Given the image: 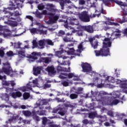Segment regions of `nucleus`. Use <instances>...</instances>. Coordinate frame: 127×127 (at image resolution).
Instances as JSON below:
<instances>
[{
    "label": "nucleus",
    "mask_w": 127,
    "mask_h": 127,
    "mask_svg": "<svg viewBox=\"0 0 127 127\" xmlns=\"http://www.w3.org/2000/svg\"><path fill=\"white\" fill-rule=\"evenodd\" d=\"M103 49L100 51H95L96 56H108L110 54V47L112 46V42L110 38H105L104 40Z\"/></svg>",
    "instance_id": "obj_1"
},
{
    "label": "nucleus",
    "mask_w": 127,
    "mask_h": 127,
    "mask_svg": "<svg viewBox=\"0 0 127 127\" xmlns=\"http://www.w3.org/2000/svg\"><path fill=\"white\" fill-rule=\"evenodd\" d=\"M109 2H116L122 7L123 12V15H127V3L122 2V1L115 0H107Z\"/></svg>",
    "instance_id": "obj_2"
},
{
    "label": "nucleus",
    "mask_w": 127,
    "mask_h": 127,
    "mask_svg": "<svg viewBox=\"0 0 127 127\" xmlns=\"http://www.w3.org/2000/svg\"><path fill=\"white\" fill-rule=\"evenodd\" d=\"M48 15L49 16V20L48 21L49 24H54V23H56L58 19H59L60 15H55V13H48Z\"/></svg>",
    "instance_id": "obj_3"
},
{
    "label": "nucleus",
    "mask_w": 127,
    "mask_h": 127,
    "mask_svg": "<svg viewBox=\"0 0 127 127\" xmlns=\"http://www.w3.org/2000/svg\"><path fill=\"white\" fill-rule=\"evenodd\" d=\"M79 19L83 22H89L90 16L87 13V12L83 11L79 15Z\"/></svg>",
    "instance_id": "obj_4"
},
{
    "label": "nucleus",
    "mask_w": 127,
    "mask_h": 127,
    "mask_svg": "<svg viewBox=\"0 0 127 127\" xmlns=\"http://www.w3.org/2000/svg\"><path fill=\"white\" fill-rule=\"evenodd\" d=\"M37 56H41V53H37L36 52H32L31 55L27 57V58L29 59L30 62H34L35 60H37V59H38Z\"/></svg>",
    "instance_id": "obj_5"
},
{
    "label": "nucleus",
    "mask_w": 127,
    "mask_h": 127,
    "mask_svg": "<svg viewBox=\"0 0 127 127\" xmlns=\"http://www.w3.org/2000/svg\"><path fill=\"white\" fill-rule=\"evenodd\" d=\"M81 67L82 68V72L84 73H90L92 71V66L91 65L87 63H82Z\"/></svg>",
    "instance_id": "obj_6"
},
{
    "label": "nucleus",
    "mask_w": 127,
    "mask_h": 127,
    "mask_svg": "<svg viewBox=\"0 0 127 127\" xmlns=\"http://www.w3.org/2000/svg\"><path fill=\"white\" fill-rule=\"evenodd\" d=\"M52 113L53 114H57V113H58V114L61 116H64L65 114H66V111H65L64 108H63L62 107H58L54 108L53 110Z\"/></svg>",
    "instance_id": "obj_7"
},
{
    "label": "nucleus",
    "mask_w": 127,
    "mask_h": 127,
    "mask_svg": "<svg viewBox=\"0 0 127 127\" xmlns=\"http://www.w3.org/2000/svg\"><path fill=\"white\" fill-rule=\"evenodd\" d=\"M88 41L90 42L92 47H93L94 49H97V48H98V46H99V42H98V40H96L95 37L88 38Z\"/></svg>",
    "instance_id": "obj_8"
},
{
    "label": "nucleus",
    "mask_w": 127,
    "mask_h": 127,
    "mask_svg": "<svg viewBox=\"0 0 127 127\" xmlns=\"http://www.w3.org/2000/svg\"><path fill=\"white\" fill-rule=\"evenodd\" d=\"M52 61V59L50 57H42L40 58L38 61V63H45V64H49Z\"/></svg>",
    "instance_id": "obj_9"
},
{
    "label": "nucleus",
    "mask_w": 127,
    "mask_h": 127,
    "mask_svg": "<svg viewBox=\"0 0 127 127\" xmlns=\"http://www.w3.org/2000/svg\"><path fill=\"white\" fill-rule=\"evenodd\" d=\"M81 28L85 31L88 32V33H93L94 32V28L91 25L82 26Z\"/></svg>",
    "instance_id": "obj_10"
},
{
    "label": "nucleus",
    "mask_w": 127,
    "mask_h": 127,
    "mask_svg": "<svg viewBox=\"0 0 127 127\" xmlns=\"http://www.w3.org/2000/svg\"><path fill=\"white\" fill-rule=\"evenodd\" d=\"M12 98L13 99H16V98H20L22 96V93L20 91H16L15 92H12L11 94Z\"/></svg>",
    "instance_id": "obj_11"
},
{
    "label": "nucleus",
    "mask_w": 127,
    "mask_h": 127,
    "mask_svg": "<svg viewBox=\"0 0 127 127\" xmlns=\"http://www.w3.org/2000/svg\"><path fill=\"white\" fill-rule=\"evenodd\" d=\"M47 71L50 74H52V75H54V74L56 73V71L55 70V68L53 66H48L46 68Z\"/></svg>",
    "instance_id": "obj_12"
},
{
    "label": "nucleus",
    "mask_w": 127,
    "mask_h": 127,
    "mask_svg": "<svg viewBox=\"0 0 127 127\" xmlns=\"http://www.w3.org/2000/svg\"><path fill=\"white\" fill-rule=\"evenodd\" d=\"M33 74L35 75V76H37L39 75V74H40L41 73V66H38L36 68H34L33 69Z\"/></svg>",
    "instance_id": "obj_13"
},
{
    "label": "nucleus",
    "mask_w": 127,
    "mask_h": 127,
    "mask_svg": "<svg viewBox=\"0 0 127 127\" xmlns=\"http://www.w3.org/2000/svg\"><path fill=\"white\" fill-rule=\"evenodd\" d=\"M18 118H19L18 115L12 116L10 119H8V121L9 123H17Z\"/></svg>",
    "instance_id": "obj_14"
},
{
    "label": "nucleus",
    "mask_w": 127,
    "mask_h": 127,
    "mask_svg": "<svg viewBox=\"0 0 127 127\" xmlns=\"http://www.w3.org/2000/svg\"><path fill=\"white\" fill-rule=\"evenodd\" d=\"M4 23H5V24H8V25H10L12 27H15V26H17V22L10 20L5 21L4 22Z\"/></svg>",
    "instance_id": "obj_15"
},
{
    "label": "nucleus",
    "mask_w": 127,
    "mask_h": 127,
    "mask_svg": "<svg viewBox=\"0 0 127 127\" xmlns=\"http://www.w3.org/2000/svg\"><path fill=\"white\" fill-rule=\"evenodd\" d=\"M1 98L4 100L7 103L9 102V95L7 93H4L2 95Z\"/></svg>",
    "instance_id": "obj_16"
},
{
    "label": "nucleus",
    "mask_w": 127,
    "mask_h": 127,
    "mask_svg": "<svg viewBox=\"0 0 127 127\" xmlns=\"http://www.w3.org/2000/svg\"><path fill=\"white\" fill-rule=\"evenodd\" d=\"M104 102L105 105L107 106H113V102L110 99V98H104Z\"/></svg>",
    "instance_id": "obj_17"
},
{
    "label": "nucleus",
    "mask_w": 127,
    "mask_h": 127,
    "mask_svg": "<svg viewBox=\"0 0 127 127\" xmlns=\"http://www.w3.org/2000/svg\"><path fill=\"white\" fill-rule=\"evenodd\" d=\"M10 66H8L6 67H2L3 73L5 74H7V75L10 73Z\"/></svg>",
    "instance_id": "obj_18"
},
{
    "label": "nucleus",
    "mask_w": 127,
    "mask_h": 127,
    "mask_svg": "<svg viewBox=\"0 0 127 127\" xmlns=\"http://www.w3.org/2000/svg\"><path fill=\"white\" fill-rule=\"evenodd\" d=\"M22 113L25 117H31V115H32L31 112L28 110H23Z\"/></svg>",
    "instance_id": "obj_19"
},
{
    "label": "nucleus",
    "mask_w": 127,
    "mask_h": 127,
    "mask_svg": "<svg viewBox=\"0 0 127 127\" xmlns=\"http://www.w3.org/2000/svg\"><path fill=\"white\" fill-rule=\"evenodd\" d=\"M63 40L64 42H74V40H73V37H64L63 38Z\"/></svg>",
    "instance_id": "obj_20"
},
{
    "label": "nucleus",
    "mask_w": 127,
    "mask_h": 127,
    "mask_svg": "<svg viewBox=\"0 0 127 127\" xmlns=\"http://www.w3.org/2000/svg\"><path fill=\"white\" fill-rule=\"evenodd\" d=\"M82 123L84 125V126H87V125H93V121L88 120V119H84Z\"/></svg>",
    "instance_id": "obj_21"
},
{
    "label": "nucleus",
    "mask_w": 127,
    "mask_h": 127,
    "mask_svg": "<svg viewBox=\"0 0 127 127\" xmlns=\"http://www.w3.org/2000/svg\"><path fill=\"white\" fill-rule=\"evenodd\" d=\"M117 22L119 23L122 24V23H125V22H127V17L126 16L123 17V19L121 20L120 19H117Z\"/></svg>",
    "instance_id": "obj_22"
},
{
    "label": "nucleus",
    "mask_w": 127,
    "mask_h": 127,
    "mask_svg": "<svg viewBox=\"0 0 127 127\" xmlns=\"http://www.w3.org/2000/svg\"><path fill=\"white\" fill-rule=\"evenodd\" d=\"M3 12H4V13L6 14V13H9V15H6V17H8L9 18H10V19H13V20H15V18H13V17H10V16H12V15H13V13H11L10 12H8L5 10H4L3 11Z\"/></svg>",
    "instance_id": "obj_23"
},
{
    "label": "nucleus",
    "mask_w": 127,
    "mask_h": 127,
    "mask_svg": "<svg viewBox=\"0 0 127 127\" xmlns=\"http://www.w3.org/2000/svg\"><path fill=\"white\" fill-rule=\"evenodd\" d=\"M106 81H108L109 83H115V78L112 76H108L106 77Z\"/></svg>",
    "instance_id": "obj_24"
},
{
    "label": "nucleus",
    "mask_w": 127,
    "mask_h": 127,
    "mask_svg": "<svg viewBox=\"0 0 127 127\" xmlns=\"http://www.w3.org/2000/svg\"><path fill=\"white\" fill-rule=\"evenodd\" d=\"M64 76H66L68 77V79H72L73 77H76V75L74 74V73H64Z\"/></svg>",
    "instance_id": "obj_25"
},
{
    "label": "nucleus",
    "mask_w": 127,
    "mask_h": 127,
    "mask_svg": "<svg viewBox=\"0 0 127 127\" xmlns=\"http://www.w3.org/2000/svg\"><path fill=\"white\" fill-rule=\"evenodd\" d=\"M0 31H3V32H10V30L8 29H5L3 26L0 25Z\"/></svg>",
    "instance_id": "obj_26"
},
{
    "label": "nucleus",
    "mask_w": 127,
    "mask_h": 127,
    "mask_svg": "<svg viewBox=\"0 0 127 127\" xmlns=\"http://www.w3.org/2000/svg\"><path fill=\"white\" fill-rule=\"evenodd\" d=\"M66 70H67V68L62 67L60 65H59L57 67L58 72H63L64 71H66Z\"/></svg>",
    "instance_id": "obj_27"
},
{
    "label": "nucleus",
    "mask_w": 127,
    "mask_h": 127,
    "mask_svg": "<svg viewBox=\"0 0 127 127\" xmlns=\"http://www.w3.org/2000/svg\"><path fill=\"white\" fill-rule=\"evenodd\" d=\"M17 53L19 56L25 57V52L24 51H17Z\"/></svg>",
    "instance_id": "obj_28"
},
{
    "label": "nucleus",
    "mask_w": 127,
    "mask_h": 127,
    "mask_svg": "<svg viewBox=\"0 0 127 127\" xmlns=\"http://www.w3.org/2000/svg\"><path fill=\"white\" fill-rule=\"evenodd\" d=\"M29 97H30V94L29 93L25 92L23 94V98L24 100H27Z\"/></svg>",
    "instance_id": "obj_29"
},
{
    "label": "nucleus",
    "mask_w": 127,
    "mask_h": 127,
    "mask_svg": "<svg viewBox=\"0 0 127 127\" xmlns=\"http://www.w3.org/2000/svg\"><path fill=\"white\" fill-rule=\"evenodd\" d=\"M69 98L71 100H75V99H77V98H78V94L72 93L69 95Z\"/></svg>",
    "instance_id": "obj_30"
},
{
    "label": "nucleus",
    "mask_w": 127,
    "mask_h": 127,
    "mask_svg": "<svg viewBox=\"0 0 127 127\" xmlns=\"http://www.w3.org/2000/svg\"><path fill=\"white\" fill-rule=\"evenodd\" d=\"M88 118L89 119H95L96 118V114L94 112H90L88 114Z\"/></svg>",
    "instance_id": "obj_31"
},
{
    "label": "nucleus",
    "mask_w": 127,
    "mask_h": 127,
    "mask_svg": "<svg viewBox=\"0 0 127 127\" xmlns=\"http://www.w3.org/2000/svg\"><path fill=\"white\" fill-rule=\"evenodd\" d=\"M106 121H107L106 116H100L99 122H100V123H104V122H106Z\"/></svg>",
    "instance_id": "obj_32"
},
{
    "label": "nucleus",
    "mask_w": 127,
    "mask_h": 127,
    "mask_svg": "<svg viewBox=\"0 0 127 127\" xmlns=\"http://www.w3.org/2000/svg\"><path fill=\"white\" fill-rule=\"evenodd\" d=\"M59 3L61 6V9H64V6L65 5L64 0H59Z\"/></svg>",
    "instance_id": "obj_33"
},
{
    "label": "nucleus",
    "mask_w": 127,
    "mask_h": 127,
    "mask_svg": "<svg viewBox=\"0 0 127 127\" xmlns=\"http://www.w3.org/2000/svg\"><path fill=\"white\" fill-rule=\"evenodd\" d=\"M13 91H16L17 90L14 89L13 87L12 88H9V87H6V92L7 93H9V92H13Z\"/></svg>",
    "instance_id": "obj_34"
},
{
    "label": "nucleus",
    "mask_w": 127,
    "mask_h": 127,
    "mask_svg": "<svg viewBox=\"0 0 127 127\" xmlns=\"http://www.w3.org/2000/svg\"><path fill=\"white\" fill-rule=\"evenodd\" d=\"M123 82H123L121 84V87L122 88H124V89H127V80H125L124 81H123Z\"/></svg>",
    "instance_id": "obj_35"
},
{
    "label": "nucleus",
    "mask_w": 127,
    "mask_h": 127,
    "mask_svg": "<svg viewBox=\"0 0 127 127\" xmlns=\"http://www.w3.org/2000/svg\"><path fill=\"white\" fill-rule=\"evenodd\" d=\"M37 31L40 34H47V30L44 31L43 30L38 29Z\"/></svg>",
    "instance_id": "obj_36"
},
{
    "label": "nucleus",
    "mask_w": 127,
    "mask_h": 127,
    "mask_svg": "<svg viewBox=\"0 0 127 127\" xmlns=\"http://www.w3.org/2000/svg\"><path fill=\"white\" fill-rule=\"evenodd\" d=\"M1 34L3 35L4 37H10V36H11V34L10 33L6 34V33H4V32H3L2 33L0 32V35H1Z\"/></svg>",
    "instance_id": "obj_37"
},
{
    "label": "nucleus",
    "mask_w": 127,
    "mask_h": 127,
    "mask_svg": "<svg viewBox=\"0 0 127 127\" xmlns=\"http://www.w3.org/2000/svg\"><path fill=\"white\" fill-rule=\"evenodd\" d=\"M10 81H6V80H4L2 81V84L3 85V86H8L10 85Z\"/></svg>",
    "instance_id": "obj_38"
},
{
    "label": "nucleus",
    "mask_w": 127,
    "mask_h": 127,
    "mask_svg": "<svg viewBox=\"0 0 127 127\" xmlns=\"http://www.w3.org/2000/svg\"><path fill=\"white\" fill-rule=\"evenodd\" d=\"M46 42L47 44H48V45H51L52 46L54 45V43H53V42H52L51 40H47Z\"/></svg>",
    "instance_id": "obj_39"
},
{
    "label": "nucleus",
    "mask_w": 127,
    "mask_h": 127,
    "mask_svg": "<svg viewBox=\"0 0 127 127\" xmlns=\"http://www.w3.org/2000/svg\"><path fill=\"white\" fill-rule=\"evenodd\" d=\"M41 103L42 105H46L48 104V101H47V99H44V100H42L41 101Z\"/></svg>",
    "instance_id": "obj_40"
},
{
    "label": "nucleus",
    "mask_w": 127,
    "mask_h": 127,
    "mask_svg": "<svg viewBox=\"0 0 127 127\" xmlns=\"http://www.w3.org/2000/svg\"><path fill=\"white\" fill-rule=\"evenodd\" d=\"M62 85L64 86V87H68L69 86V82L66 81H64L62 82Z\"/></svg>",
    "instance_id": "obj_41"
},
{
    "label": "nucleus",
    "mask_w": 127,
    "mask_h": 127,
    "mask_svg": "<svg viewBox=\"0 0 127 127\" xmlns=\"http://www.w3.org/2000/svg\"><path fill=\"white\" fill-rule=\"evenodd\" d=\"M21 44H22L21 43L18 42L17 44L15 45L14 46L15 48H17V49H19L20 48L21 50H22V48H21L20 47V46H21Z\"/></svg>",
    "instance_id": "obj_42"
},
{
    "label": "nucleus",
    "mask_w": 127,
    "mask_h": 127,
    "mask_svg": "<svg viewBox=\"0 0 127 127\" xmlns=\"http://www.w3.org/2000/svg\"><path fill=\"white\" fill-rule=\"evenodd\" d=\"M82 91H83V88L78 87L77 89V92H76V94H82Z\"/></svg>",
    "instance_id": "obj_43"
},
{
    "label": "nucleus",
    "mask_w": 127,
    "mask_h": 127,
    "mask_svg": "<svg viewBox=\"0 0 127 127\" xmlns=\"http://www.w3.org/2000/svg\"><path fill=\"white\" fill-rule=\"evenodd\" d=\"M65 35V32L63 30H60L58 33V36H63Z\"/></svg>",
    "instance_id": "obj_44"
},
{
    "label": "nucleus",
    "mask_w": 127,
    "mask_h": 127,
    "mask_svg": "<svg viewBox=\"0 0 127 127\" xmlns=\"http://www.w3.org/2000/svg\"><path fill=\"white\" fill-rule=\"evenodd\" d=\"M6 55L8 57H11V56H13V52L11 51H9L6 53Z\"/></svg>",
    "instance_id": "obj_45"
},
{
    "label": "nucleus",
    "mask_w": 127,
    "mask_h": 127,
    "mask_svg": "<svg viewBox=\"0 0 127 127\" xmlns=\"http://www.w3.org/2000/svg\"><path fill=\"white\" fill-rule=\"evenodd\" d=\"M44 5L43 4H39L38 5V8L39 9V10H42L43 9H44Z\"/></svg>",
    "instance_id": "obj_46"
},
{
    "label": "nucleus",
    "mask_w": 127,
    "mask_h": 127,
    "mask_svg": "<svg viewBox=\"0 0 127 127\" xmlns=\"http://www.w3.org/2000/svg\"><path fill=\"white\" fill-rule=\"evenodd\" d=\"M119 103H120V101L118 99H115L112 101V106L118 105Z\"/></svg>",
    "instance_id": "obj_47"
},
{
    "label": "nucleus",
    "mask_w": 127,
    "mask_h": 127,
    "mask_svg": "<svg viewBox=\"0 0 127 127\" xmlns=\"http://www.w3.org/2000/svg\"><path fill=\"white\" fill-rule=\"evenodd\" d=\"M37 29L35 28H33L32 29H30V32L31 33H33L34 34V33H36V32H37Z\"/></svg>",
    "instance_id": "obj_48"
},
{
    "label": "nucleus",
    "mask_w": 127,
    "mask_h": 127,
    "mask_svg": "<svg viewBox=\"0 0 127 127\" xmlns=\"http://www.w3.org/2000/svg\"><path fill=\"white\" fill-rule=\"evenodd\" d=\"M15 5H14V6H12L11 7L12 9L14 10V9H16V8H18V9H19V7H20V3H18L17 4L16 7H15Z\"/></svg>",
    "instance_id": "obj_49"
},
{
    "label": "nucleus",
    "mask_w": 127,
    "mask_h": 127,
    "mask_svg": "<svg viewBox=\"0 0 127 127\" xmlns=\"http://www.w3.org/2000/svg\"><path fill=\"white\" fill-rule=\"evenodd\" d=\"M32 43H33V46H34V47H37L38 44L37 43L36 40H33Z\"/></svg>",
    "instance_id": "obj_50"
},
{
    "label": "nucleus",
    "mask_w": 127,
    "mask_h": 127,
    "mask_svg": "<svg viewBox=\"0 0 127 127\" xmlns=\"http://www.w3.org/2000/svg\"><path fill=\"white\" fill-rule=\"evenodd\" d=\"M36 16H37V17H39V18H41V17H42V13H41L40 12H37L36 13Z\"/></svg>",
    "instance_id": "obj_51"
},
{
    "label": "nucleus",
    "mask_w": 127,
    "mask_h": 127,
    "mask_svg": "<svg viewBox=\"0 0 127 127\" xmlns=\"http://www.w3.org/2000/svg\"><path fill=\"white\" fill-rule=\"evenodd\" d=\"M39 46H41V47L44 46V45H45L44 41L40 40L39 41Z\"/></svg>",
    "instance_id": "obj_52"
},
{
    "label": "nucleus",
    "mask_w": 127,
    "mask_h": 127,
    "mask_svg": "<svg viewBox=\"0 0 127 127\" xmlns=\"http://www.w3.org/2000/svg\"><path fill=\"white\" fill-rule=\"evenodd\" d=\"M10 85H11V87H12V88H13V87H14V86H15V85H16V83H15L14 81L11 80V81H10Z\"/></svg>",
    "instance_id": "obj_53"
},
{
    "label": "nucleus",
    "mask_w": 127,
    "mask_h": 127,
    "mask_svg": "<svg viewBox=\"0 0 127 127\" xmlns=\"http://www.w3.org/2000/svg\"><path fill=\"white\" fill-rule=\"evenodd\" d=\"M85 3H86V1H85L84 0H79V4L84 5Z\"/></svg>",
    "instance_id": "obj_54"
},
{
    "label": "nucleus",
    "mask_w": 127,
    "mask_h": 127,
    "mask_svg": "<svg viewBox=\"0 0 127 127\" xmlns=\"http://www.w3.org/2000/svg\"><path fill=\"white\" fill-rule=\"evenodd\" d=\"M70 52H68V53H70V54H74V52H75V50L74 48L69 49Z\"/></svg>",
    "instance_id": "obj_55"
},
{
    "label": "nucleus",
    "mask_w": 127,
    "mask_h": 127,
    "mask_svg": "<svg viewBox=\"0 0 127 127\" xmlns=\"http://www.w3.org/2000/svg\"><path fill=\"white\" fill-rule=\"evenodd\" d=\"M51 84H45L44 85V89H47L48 88H51Z\"/></svg>",
    "instance_id": "obj_56"
},
{
    "label": "nucleus",
    "mask_w": 127,
    "mask_h": 127,
    "mask_svg": "<svg viewBox=\"0 0 127 127\" xmlns=\"http://www.w3.org/2000/svg\"><path fill=\"white\" fill-rule=\"evenodd\" d=\"M26 18H28V19H30L31 21H33V17L31 15H27L26 16Z\"/></svg>",
    "instance_id": "obj_57"
},
{
    "label": "nucleus",
    "mask_w": 127,
    "mask_h": 127,
    "mask_svg": "<svg viewBox=\"0 0 127 127\" xmlns=\"http://www.w3.org/2000/svg\"><path fill=\"white\" fill-rule=\"evenodd\" d=\"M38 115L39 116H44V115H45V111L42 110L40 111V113Z\"/></svg>",
    "instance_id": "obj_58"
},
{
    "label": "nucleus",
    "mask_w": 127,
    "mask_h": 127,
    "mask_svg": "<svg viewBox=\"0 0 127 127\" xmlns=\"http://www.w3.org/2000/svg\"><path fill=\"white\" fill-rule=\"evenodd\" d=\"M0 57H3L4 56V52L3 50H0Z\"/></svg>",
    "instance_id": "obj_59"
},
{
    "label": "nucleus",
    "mask_w": 127,
    "mask_h": 127,
    "mask_svg": "<svg viewBox=\"0 0 127 127\" xmlns=\"http://www.w3.org/2000/svg\"><path fill=\"white\" fill-rule=\"evenodd\" d=\"M108 116H110V117H114V112H113L112 111H109L108 112Z\"/></svg>",
    "instance_id": "obj_60"
},
{
    "label": "nucleus",
    "mask_w": 127,
    "mask_h": 127,
    "mask_svg": "<svg viewBox=\"0 0 127 127\" xmlns=\"http://www.w3.org/2000/svg\"><path fill=\"white\" fill-rule=\"evenodd\" d=\"M109 24L110 25H115V26H117V25H119V24L118 23H115V22H110L109 23Z\"/></svg>",
    "instance_id": "obj_61"
},
{
    "label": "nucleus",
    "mask_w": 127,
    "mask_h": 127,
    "mask_svg": "<svg viewBox=\"0 0 127 127\" xmlns=\"http://www.w3.org/2000/svg\"><path fill=\"white\" fill-rule=\"evenodd\" d=\"M42 14H44V15H48V13H47V10H44L42 12Z\"/></svg>",
    "instance_id": "obj_62"
},
{
    "label": "nucleus",
    "mask_w": 127,
    "mask_h": 127,
    "mask_svg": "<svg viewBox=\"0 0 127 127\" xmlns=\"http://www.w3.org/2000/svg\"><path fill=\"white\" fill-rule=\"evenodd\" d=\"M101 13H102V14H107V12L106 10H104L103 8H102L100 11Z\"/></svg>",
    "instance_id": "obj_63"
},
{
    "label": "nucleus",
    "mask_w": 127,
    "mask_h": 127,
    "mask_svg": "<svg viewBox=\"0 0 127 127\" xmlns=\"http://www.w3.org/2000/svg\"><path fill=\"white\" fill-rule=\"evenodd\" d=\"M103 3L105 5H109V1L108 0H103Z\"/></svg>",
    "instance_id": "obj_64"
}]
</instances>
